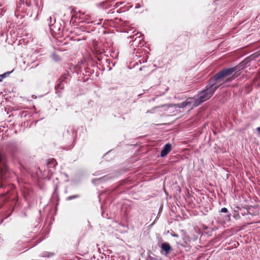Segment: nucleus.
<instances>
[{"mask_svg":"<svg viewBox=\"0 0 260 260\" xmlns=\"http://www.w3.org/2000/svg\"><path fill=\"white\" fill-rule=\"evenodd\" d=\"M226 73L222 72L217 75L215 79H210L208 81V84L206 86V88L204 90L207 95L211 98L213 94L214 91L217 89V87H214L216 81H218L221 77H223L224 76L227 75Z\"/></svg>","mask_w":260,"mask_h":260,"instance_id":"1","label":"nucleus"},{"mask_svg":"<svg viewBox=\"0 0 260 260\" xmlns=\"http://www.w3.org/2000/svg\"><path fill=\"white\" fill-rule=\"evenodd\" d=\"M238 69L237 67H235L231 68H227V69H225L221 70L220 72H219V73L216 74L214 76L213 78H211V79H215L217 75H218L219 74H220V73H221L222 72L226 73L227 75L224 76L222 78L221 77V79H220L218 81H216V83L215 84L214 87H217V89L218 87H219L221 85H222L223 84H224L225 83L224 79L225 78L227 77L228 76H230L233 72L237 71Z\"/></svg>","mask_w":260,"mask_h":260,"instance_id":"2","label":"nucleus"},{"mask_svg":"<svg viewBox=\"0 0 260 260\" xmlns=\"http://www.w3.org/2000/svg\"><path fill=\"white\" fill-rule=\"evenodd\" d=\"M210 98L207 95V94L204 90L202 91L199 94V98L194 99V107H197L200 105L203 102L209 99Z\"/></svg>","mask_w":260,"mask_h":260,"instance_id":"3","label":"nucleus"},{"mask_svg":"<svg viewBox=\"0 0 260 260\" xmlns=\"http://www.w3.org/2000/svg\"><path fill=\"white\" fill-rule=\"evenodd\" d=\"M131 39L133 41V44H131L133 47H138L141 43V41L143 40V37L141 33L137 32L133 36H131ZM134 50H136V48H134Z\"/></svg>","mask_w":260,"mask_h":260,"instance_id":"4","label":"nucleus"},{"mask_svg":"<svg viewBox=\"0 0 260 260\" xmlns=\"http://www.w3.org/2000/svg\"><path fill=\"white\" fill-rule=\"evenodd\" d=\"M54 24H49L50 31L56 34H59L61 31V25L59 23H56L55 19H53Z\"/></svg>","mask_w":260,"mask_h":260,"instance_id":"5","label":"nucleus"},{"mask_svg":"<svg viewBox=\"0 0 260 260\" xmlns=\"http://www.w3.org/2000/svg\"><path fill=\"white\" fill-rule=\"evenodd\" d=\"M161 248L162 251H165V254L166 255H168L172 250L171 246L168 243H162L161 245Z\"/></svg>","mask_w":260,"mask_h":260,"instance_id":"6","label":"nucleus"},{"mask_svg":"<svg viewBox=\"0 0 260 260\" xmlns=\"http://www.w3.org/2000/svg\"><path fill=\"white\" fill-rule=\"evenodd\" d=\"M171 149L172 147L170 144L168 143L166 144L161 151L160 156L161 157H165L171 151Z\"/></svg>","mask_w":260,"mask_h":260,"instance_id":"7","label":"nucleus"},{"mask_svg":"<svg viewBox=\"0 0 260 260\" xmlns=\"http://www.w3.org/2000/svg\"><path fill=\"white\" fill-rule=\"evenodd\" d=\"M194 98H188L186 101L183 102L182 103H181L179 105L180 108H184L186 107L187 106H190L191 104L194 107Z\"/></svg>","mask_w":260,"mask_h":260,"instance_id":"8","label":"nucleus"},{"mask_svg":"<svg viewBox=\"0 0 260 260\" xmlns=\"http://www.w3.org/2000/svg\"><path fill=\"white\" fill-rule=\"evenodd\" d=\"M57 165V163L56 162V160L54 159H51V160H49V161L47 163V165L49 168L50 167H54Z\"/></svg>","mask_w":260,"mask_h":260,"instance_id":"9","label":"nucleus"},{"mask_svg":"<svg viewBox=\"0 0 260 260\" xmlns=\"http://www.w3.org/2000/svg\"><path fill=\"white\" fill-rule=\"evenodd\" d=\"M236 77H237V75H233L232 77H230L229 78H228L225 80H224V82H229L232 81L233 79H234Z\"/></svg>","mask_w":260,"mask_h":260,"instance_id":"10","label":"nucleus"},{"mask_svg":"<svg viewBox=\"0 0 260 260\" xmlns=\"http://www.w3.org/2000/svg\"><path fill=\"white\" fill-rule=\"evenodd\" d=\"M66 75L64 76H62L61 77L60 79L61 80V81L58 84L59 87H60V88L61 87V86L63 85L62 82L66 79Z\"/></svg>","mask_w":260,"mask_h":260,"instance_id":"11","label":"nucleus"},{"mask_svg":"<svg viewBox=\"0 0 260 260\" xmlns=\"http://www.w3.org/2000/svg\"><path fill=\"white\" fill-rule=\"evenodd\" d=\"M55 19V18H53L52 17H50L49 19V24H54V21H53V19Z\"/></svg>","mask_w":260,"mask_h":260,"instance_id":"12","label":"nucleus"},{"mask_svg":"<svg viewBox=\"0 0 260 260\" xmlns=\"http://www.w3.org/2000/svg\"><path fill=\"white\" fill-rule=\"evenodd\" d=\"M220 212L223 213H226L228 212V209L226 208H222L221 209Z\"/></svg>","mask_w":260,"mask_h":260,"instance_id":"13","label":"nucleus"},{"mask_svg":"<svg viewBox=\"0 0 260 260\" xmlns=\"http://www.w3.org/2000/svg\"><path fill=\"white\" fill-rule=\"evenodd\" d=\"M6 77V74H4L3 75H0V82H1L3 80V79Z\"/></svg>","mask_w":260,"mask_h":260,"instance_id":"14","label":"nucleus"},{"mask_svg":"<svg viewBox=\"0 0 260 260\" xmlns=\"http://www.w3.org/2000/svg\"><path fill=\"white\" fill-rule=\"evenodd\" d=\"M256 130L257 131V132L259 133V134H260V127H258L256 128Z\"/></svg>","mask_w":260,"mask_h":260,"instance_id":"15","label":"nucleus"},{"mask_svg":"<svg viewBox=\"0 0 260 260\" xmlns=\"http://www.w3.org/2000/svg\"><path fill=\"white\" fill-rule=\"evenodd\" d=\"M141 49H137V52H136V53H139V51H141Z\"/></svg>","mask_w":260,"mask_h":260,"instance_id":"16","label":"nucleus"},{"mask_svg":"<svg viewBox=\"0 0 260 260\" xmlns=\"http://www.w3.org/2000/svg\"><path fill=\"white\" fill-rule=\"evenodd\" d=\"M76 197H70V199H73V198H75Z\"/></svg>","mask_w":260,"mask_h":260,"instance_id":"17","label":"nucleus"},{"mask_svg":"<svg viewBox=\"0 0 260 260\" xmlns=\"http://www.w3.org/2000/svg\"><path fill=\"white\" fill-rule=\"evenodd\" d=\"M1 187H3V185H2L1 186Z\"/></svg>","mask_w":260,"mask_h":260,"instance_id":"18","label":"nucleus"}]
</instances>
